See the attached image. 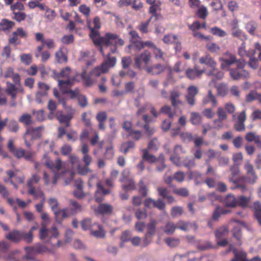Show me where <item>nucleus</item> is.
Segmentation results:
<instances>
[{
	"label": "nucleus",
	"mask_w": 261,
	"mask_h": 261,
	"mask_svg": "<svg viewBox=\"0 0 261 261\" xmlns=\"http://www.w3.org/2000/svg\"><path fill=\"white\" fill-rule=\"evenodd\" d=\"M88 26L91 32L90 37L94 43L99 46V49L102 55L105 56L103 49L111 46V53H114L116 51L117 47L124 45V41L118 36L115 34L106 33L104 37H99V33L95 29H99L101 27L100 19L98 17H95L93 21L92 27L90 22L87 21Z\"/></svg>",
	"instance_id": "1"
},
{
	"label": "nucleus",
	"mask_w": 261,
	"mask_h": 261,
	"mask_svg": "<svg viewBox=\"0 0 261 261\" xmlns=\"http://www.w3.org/2000/svg\"><path fill=\"white\" fill-rule=\"evenodd\" d=\"M53 73L54 77L58 80V85L63 93L67 92L68 89L70 88L76 80L69 67L63 68L59 73L55 71Z\"/></svg>",
	"instance_id": "2"
},
{
	"label": "nucleus",
	"mask_w": 261,
	"mask_h": 261,
	"mask_svg": "<svg viewBox=\"0 0 261 261\" xmlns=\"http://www.w3.org/2000/svg\"><path fill=\"white\" fill-rule=\"evenodd\" d=\"M75 173L73 171L65 169V168L61 170H57L54 172V175L50 179L49 175L46 171L43 173V179L45 185H48L52 184L56 185L59 179H62L66 185L69 184L73 180Z\"/></svg>",
	"instance_id": "3"
},
{
	"label": "nucleus",
	"mask_w": 261,
	"mask_h": 261,
	"mask_svg": "<svg viewBox=\"0 0 261 261\" xmlns=\"http://www.w3.org/2000/svg\"><path fill=\"white\" fill-rule=\"evenodd\" d=\"M257 179V175L255 172H253L247 174L246 177L241 176L239 177L238 179L231 178L230 181L235 185L234 189H239L242 192L244 193L248 190L246 183L253 185L256 182Z\"/></svg>",
	"instance_id": "4"
},
{
	"label": "nucleus",
	"mask_w": 261,
	"mask_h": 261,
	"mask_svg": "<svg viewBox=\"0 0 261 261\" xmlns=\"http://www.w3.org/2000/svg\"><path fill=\"white\" fill-rule=\"evenodd\" d=\"M40 180V177L38 174H33L27 182V186L29 188L28 193L33 196L35 199L39 197L44 198V193L40 188L36 189L34 184H37Z\"/></svg>",
	"instance_id": "5"
},
{
	"label": "nucleus",
	"mask_w": 261,
	"mask_h": 261,
	"mask_svg": "<svg viewBox=\"0 0 261 261\" xmlns=\"http://www.w3.org/2000/svg\"><path fill=\"white\" fill-rule=\"evenodd\" d=\"M59 232L56 226H53L50 229L46 228L45 223H41V228L39 230V238L47 243H50L52 238H57Z\"/></svg>",
	"instance_id": "6"
},
{
	"label": "nucleus",
	"mask_w": 261,
	"mask_h": 261,
	"mask_svg": "<svg viewBox=\"0 0 261 261\" xmlns=\"http://www.w3.org/2000/svg\"><path fill=\"white\" fill-rule=\"evenodd\" d=\"M41 164L50 169L54 172L55 171L61 170L64 168L65 163L61 159H57L54 162L47 154H45L41 159Z\"/></svg>",
	"instance_id": "7"
},
{
	"label": "nucleus",
	"mask_w": 261,
	"mask_h": 261,
	"mask_svg": "<svg viewBox=\"0 0 261 261\" xmlns=\"http://www.w3.org/2000/svg\"><path fill=\"white\" fill-rule=\"evenodd\" d=\"M116 58L115 57L110 58L105 61L101 66L95 68L90 73L91 76H98L102 73L108 71L110 68L114 67L116 64Z\"/></svg>",
	"instance_id": "8"
},
{
	"label": "nucleus",
	"mask_w": 261,
	"mask_h": 261,
	"mask_svg": "<svg viewBox=\"0 0 261 261\" xmlns=\"http://www.w3.org/2000/svg\"><path fill=\"white\" fill-rule=\"evenodd\" d=\"M158 221L154 219L150 220L146 225V232L143 238L144 246H147L152 241V238L155 235L156 231V226Z\"/></svg>",
	"instance_id": "9"
},
{
	"label": "nucleus",
	"mask_w": 261,
	"mask_h": 261,
	"mask_svg": "<svg viewBox=\"0 0 261 261\" xmlns=\"http://www.w3.org/2000/svg\"><path fill=\"white\" fill-rule=\"evenodd\" d=\"M130 172L128 170H124L122 173V177L120 182L122 184V188L125 191L128 192L136 189V185L133 179L129 177Z\"/></svg>",
	"instance_id": "10"
},
{
	"label": "nucleus",
	"mask_w": 261,
	"mask_h": 261,
	"mask_svg": "<svg viewBox=\"0 0 261 261\" xmlns=\"http://www.w3.org/2000/svg\"><path fill=\"white\" fill-rule=\"evenodd\" d=\"M151 59V53L147 50H144L140 55L136 56L135 59V66L141 69L142 63H144L145 66H148Z\"/></svg>",
	"instance_id": "11"
},
{
	"label": "nucleus",
	"mask_w": 261,
	"mask_h": 261,
	"mask_svg": "<svg viewBox=\"0 0 261 261\" xmlns=\"http://www.w3.org/2000/svg\"><path fill=\"white\" fill-rule=\"evenodd\" d=\"M44 130V127L42 126L34 128L29 127L27 129V132L24 135L25 144L28 147H30V145L27 141V138L30 137L32 139H37L39 138Z\"/></svg>",
	"instance_id": "12"
},
{
	"label": "nucleus",
	"mask_w": 261,
	"mask_h": 261,
	"mask_svg": "<svg viewBox=\"0 0 261 261\" xmlns=\"http://www.w3.org/2000/svg\"><path fill=\"white\" fill-rule=\"evenodd\" d=\"M14 83V84H12L9 82H7L6 83L7 87L5 91L8 94L11 96L12 99H15L16 97V93H23L24 90L20 84V80L18 84L17 82Z\"/></svg>",
	"instance_id": "13"
},
{
	"label": "nucleus",
	"mask_w": 261,
	"mask_h": 261,
	"mask_svg": "<svg viewBox=\"0 0 261 261\" xmlns=\"http://www.w3.org/2000/svg\"><path fill=\"white\" fill-rule=\"evenodd\" d=\"M219 60L221 62V68L223 70L228 69L230 66L237 62L235 56L229 52L224 53L223 57H220Z\"/></svg>",
	"instance_id": "14"
},
{
	"label": "nucleus",
	"mask_w": 261,
	"mask_h": 261,
	"mask_svg": "<svg viewBox=\"0 0 261 261\" xmlns=\"http://www.w3.org/2000/svg\"><path fill=\"white\" fill-rule=\"evenodd\" d=\"M48 203L56 218H65L68 217L67 214V209L59 210L58 202L56 199L54 198H50L48 200Z\"/></svg>",
	"instance_id": "15"
},
{
	"label": "nucleus",
	"mask_w": 261,
	"mask_h": 261,
	"mask_svg": "<svg viewBox=\"0 0 261 261\" xmlns=\"http://www.w3.org/2000/svg\"><path fill=\"white\" fill-rule=\"evenodd\" d=\"M64 109L66 112V115L64 114L62 111H58L56 113V118L60 123H64L66 121L71 120L75 113L74 110L71 106L67 107L65 105Z\"/></svg>",
	"instance_id": "16"
},
{
	"label": "nucleus",
	"mask_w": 261,
	"mask_h": 261,
	"mask_svg": "<svg viewBox=\"0 0 261 261\" xmlns=\"http://www.w3.org/2000/svg\"><path fill=\"white\" fill-rule=\"evenodd\" d=\"M167 66L161 63H156L150 66H145L147 73L151 75H158L163 73L166 69Z\"/></svg>",
	"instance_id": "17"
},
{
	"label": "nucleus",
	"mask_w": 261,
	"mask_h": 261,
	"mask_svg": "<svg viewBox=\"0 0 261 261\" xmlns=\"http://www.w3.org/2000/svg\"><path fill=\"white\" fill-rule=\"evenodd\" d=\"M12 153L17 159L23 158L25 160L29 161H33V158L36 155L35 152L25 151L24 149L21 148L15 149Z\"/></svg>",
	"instance_id": "18"
},
{
	"label": "nucleus",
	"mask_w": 261,
	"mask_h": 261,
	"mask_svg": "<svg viewBox=\"0 0 261 261\" xmlns=\"http://www.w3.org/2000/svg\"><path fill=\"white\" fill-rule=\"evenodd\" d=\"M189 29L193 32V35L195 38L201 40H209L208 36H205L202 34L197 31L201 28V24L198 21H194L192 24L188 25Z\"/></svg>",
	"instance_id": "19"
},
{
	"label": "nucleus",
	"mask_w": 261,
	"mask_h": 261,
	"mask_svg": "<svg viewBox=\"0 0 261 261\" xmlns=\"http://www.w3.org/2000/svg\"><path fill=\"white\" fill-rule=\"evenodd\" d=\"M198 92L197 87L194 86H189L187 89V94L186 96V99L187 102L191 106H193L195 102V96Z\"/></svg>",
	"instance_id": "20"
},
{
	"label": "nucleus",
	"mask_w": 261,
	"mask_h": 261,
	"mask_svg": "<svg viewBox=\"0 0 261 261\" xmlns=\"http://www.w3.org/2000/svg\"><path fill=\"white\" fill-rule=\"evenodd\" d=\"M56 60L60 64L67 62V49L64 46L60 47L55 54Z\"/></svg>",
	"instance_id": "21"
},
{
	"label": "nucleus",
	"mask_w": 261,
	"mask_h": 261,
	"mask_svg": "<svg viewBox=\"0 0 261 261\" xmlns=\"http://www.w3.org/2000/svg\"><path fill=\"white\" fill-rule=\"evenodd\" d=\"M39 91L36 94V100L38 103L42 102V98L47 95V91L49 89V87L47 84L42 83H38Z\"/></svg>",
	"instance_id": "22"
},
{
	"label": "nucleus",
	"mask_w": 261,
	"mask_h": 261,
	"mask_svg": "<svg viewBox=\"0 0 261 261\" xmlns=\"http://www.w3.org/2000/svg\"><path fill=\"white\" fill-rule=\"evenodd\" d=\"M246 116L244 111L238 115V119L234 124V128L238 132H242L245 130L244 122L246 120Z\"/></svg>",
	"instance_id": "23"
},
{
	"label": "nucleus",
	"mask_w": 261,
	"mask_h": 261,
	"mask_svg": "<svg viewBox=\"0 0 261 261\" xmlns=\"http://www.w3.org/2000/svg\"><path fill=\"white\" fill-rule=\"evenodd\" d=\"M230 76L234 80H238L242 78H247L249 76V73L245 70H239L234 68L231 69L229 72Z\"/></svg>",
	"instance_id": "24"
},
{
	"label": "nucleus",
	"mask_w": 261,
	"mask_h": 261,
	"mask_svg": "<svg viewBox=\"0 0 261 261\" xmlns=\"http://www.w3.org/2000/svg\"><path fill=\"white\" fill-rule=\"evenodd\" d=\"M218 119L213 121L214 123L216 125V127L220 128L222 127V121L225 120L227 118V115L224 109L222 107H219L217 111Z\"/></svg>",
	"instance_id": "25"
},
{
	"label": "nucleus",
	"mask_w": 261,
	"mask_h": 261,
	"mask_svg": "<svg viewBox=\"0 0 261 261\" xmlns=\"http://www.w3.org/2000/svg\"><path fill=\"white\" fill-rule=\"evenodd\" d=\"M184 152L185 151L181 146L178 145H175L174 148V154L170 157V160L176 166H180V158L178 155Z\"/></svg>",
	"instance_id": "26"
},
{
	"label": "nucleus",
	"mask_w": 261,
	"mask_h": 261,
	"mask_svg": "<svg viewBox=\"0 0 261 261\" xmlns=\"http://www.w3.org/2000/svg\"><path fill=\"white\" fill-rule=\"evenodd\" d=\"M113 211V207L110 204L102 203L94 210L96 214L102 215H111Z\"/></svg>",
	"instance_id": "27"
},
{
	"label": "nucleus",
	"mask_w": 261,
	"mask_h": 261,
	"mask_svg": "<svg viewBox=\"0 0 261 261\" xmlns=\"http://www.w3.org/2000/svg\"><path fill=\"white\" fill-rule=\"evenodd\" d=\"M109 190L105 189L100 184H97V189L95 193V200L97 202H101L104 196L110 193Z\"/></svg>",
	"instance_id": "28"
},
{
	"label": "nucleus",
	"mask_w": 261,
	"mask_h": 261,
	"mask_svg": "<svg viewBox=\"0 0 261 261\" xmlns=\"http://www.w3.org/2000/svg\"><path fill=\"white\" fill-rule=\"evenodd\" d=\"M195 252H188L183 254H176L173 258V261H194L196 257Z\"/></svg>",
	"instance_id": "29"
},
{
	"label": "nucleus",
	"mask_w": 261,
	"mask_h": 261,
	"mask_svg": "<svg viewBox=\"0 0 261 261\" xmlns=\"http://www.w3.org/2000/svg\"><path fill=\"white\" fill-rule=\"evenodd\" d=\"M209 85L216 88L218 94L220 96H224L227 92V86L224 83H220L217 85L216 82L213 80L209 83Z\"/></svg>",
	"instance_id": "30"
},
{
	"label": "nucleus",
	"mask_w": 261,
	"mask_h": 261,
	"mask_svg": "<svg viewBox=\"0 0 261 261\" xmlns=\"http://www.w3.org/2000/svg\"><path fill=\"white\" fill-rule=\"evenodd\" d=\"M6 238L9 241L17 243L22 239V232L14 230L6 235Z\"/></svg>",
	"instance_id": "31"
},
{
	"label": "nucleus",
	"mask_w": 261,
	"mask_h": 261,
	"mask_svg": "<svg viewBox=\"0 0 261 261\" xmlns=\"http://www.w3.org/2000/svg\"><path fill=\"white\" fill-rule=\"evenodd\" d=\"M206 74L207 76L212 77V80H213L215 82V80H220L222 79L224 75L223 72L218 70L216 67L212 68L211 70L207 71Z\"/></svg>",
	"instance_id": "32"
},
{
	"label": "nucleus",
	"mask_w": 261,
	"mask_h": 261,
	"mask_svg": "<svg viewBox=\"0 0 261 261\" xmlns=\"http://www.w3.org/2000/svg\"><path fill=\"white\" fill-rule=\"evenodd\" d=\"M199 63L202 64H205L207 66L212 68L216 66L217 63L212 58V57L208 54L201 57L199 59Z\"/></svg>",
	"instance_id": "33"
},
{
	"label": "nucleus",
	"mask_w": 261,
	"mask_h": 261,
	"mask_svg": "<svg viewBox=\"0 0 261 261\" xmlns=\"http://www.w3.org/2000/svg\"><path fill=\"white\" fill-rule=\"evenodd\" d=\"M203 70H199L197 68H188L186 71V74L187 76L191 79L194 80L200 76L203 73Z\"/></svg>",
	"instance_id": "34"
},
{
	"label": "nucleus",
	"mask_w": 261,
	"mask_h": 261,
	"mask_svg": "<svg viewBox=\"0 0 261 261\" xmlns=\"http://www.w3.org/2000/svg\"><path fill=\"white\" fill-rule=\"evenodd\" d=\"M152 53L156 60L165 61L167 59L166 54L157 46L152 49Z\"/></svg>",
	"instance_id": "35"
},
{
	"label": "nucleus",
	"mask_w": 261,
	"mask_h": 261,
	"mask_svg": "<svg viewBox=\"0 0 261 261\" xmlns=\"http://www.w3.org/2000/svg\"><path fill=\"white\" fill-rule=\"evenodd\" d=\"M91 234L95 237L102 238L105 237L106 232L100 225L97 224L95 227L92 228Z\"/></svg>",
	"instance_id": "36"
},
{
	"label": "nucleus",
	"mask_w": 261,
	"mask_h": 261,
	"mask_svg": "<svg viewBox=\"0 0 261 261\" xmlns=\"http://www.w3.org/2000/svg\"><path fill=\"white\" fill-rule=\"evenodd\" d=\"M164 242L171 248L178 247L180 243V240L176 237H167L164 239Z\"/></svg>",
	"instance_id": "37"
},
{
	"label": "nucleus",
	"mask_w": 261,
	"mask_h": 261,
	"mask_svg": "<svg viewBox=\"0 0 261 261\" xmlns=\"http://www.w3.org/2000/svg\"><path fill=\"white\" fill-rule=\"evenodd\" d=\"M202 103L206 105L210 102H212L213 106H216L217 105V101L214 95L212 94L211 90H208L207 95L205 96L202 99Z\"/></svg>",
	"instance_id": "38"
},
{
	"label": "nucleus",
	"mask_w": 261,
	"mask_h": 261,
	"mask_svg": "<svg viewBox=\"0 0 261 261\" xmlns=\"http://www.w3.org/2000/svg\"><path fill=\"white\" fill-rule=\"evenodd\" d=\"M238 200L231 194L227 195L224 199V204L226 207H234L237 206Z\"/></svg>",
	"instance_id": "39"
},
{
	"label": "nucleus",
	"mask_w": 261,
	"mask_h": 261,
	"mask_svg": "<svg viewBox=\"0 0 261 261\" xmlns=\"http://www.w3.org/2000/svg\"><path fill=\"white\" fill-rule=\"evenodd\" d=\"M180 93L179 92L173 90L170 93V100L171 101L172 105L173 107H177L182 103V102L179 99Z\"/></svg>",
	"instance_id": "40"
},
{
	"label": "nucleus",
	"mask_w": 261,
	"mask_h": 261,
	"mask_svg": "<svg viewBox=\"0 0 261 261\" xmlns=\"http://www.w3.org/2000/svg\"><path fill=\"white\" fill-rule=\"evenodd\" d=\"M4 77L5 78L11 77L14 82H17L18 84L20 80V76L18 73H15L14 70L12 67H8L7 68Z\"/></svg>",
	"instance_id": "41"
},
{
	"label": "nucleus",
	"mask_w": 261,
	"mask_h": 261,
	"mask_svg": "<svg viewBox=\"0 0 261 261\" xmlns=\"http://www.w3.org/2000/svg\"><path fill=\"white\" fill-rule=\"evenodd\" d=\"M176 229V224L173 222L168 221L164 227V232L167 235H172L174 233Z\"/></svg>",
	"instance_id": "42"
},
{
	"label": "nucleus",
	"mask_w": 261,
	"mask_h": 261,
	"mask_svg": "<svg viewBox=\"0 0 261 261\" xmlns=\"http://www.w3.org/2000/svg\"><path fill=\"white\" fill-rule=\"evenodd\" d=\"M18 121L19 122L27 126L31 125L33 122L31 115L28 113L23 114L19 118Z\"/></svg>",
	"instance_id": "43"
},
{
	"label": "nucleus",
	"mask_w": 261,
	"mask_h": 261,
	"mask_svg": "<svg viewBox=\"0 0 261 261\" xmlns=\"http://www.w3.org/2000/svg\"><path fill=\"white\" fill-rule=\"evenodd\" d=\"M232 35L243 41L247 39L246 35L241 30L238 29L236 25H234L232 29Z\"/></svg>",
	"instance_id": "44"
},
{
	"label": "nucleus",
	"mask_w": 261,
	"mask_h": 261,
	"mask_svg": "<svg viewBox=\"0 0 261 261\" xmlns=\"http://www.w3.org/2000/svg\"><path fill=\"white\" fill-rule=\"evenodd\" d=\"M70 206H71V212H70L68 208L67 209V214L68 215V217L69 215H73L74 214L76 213L79 211H81L82 210V206L80 205L77 202L74 201H71L70 202Z\"/></svg>",
	"instance_id": "45"
},
{
	"label": "nucleus",
	"mask_w": 261,
	"mask_h": 261,
	"mask_svg": "<svg viewBox=\"0 0 261 261\" xmlns=\"http://www.w3.org/2000/svg\"><path fill=\"white\" fill-rule=\"evenodd\" d=\"M81 76L82 77L84 84L87 87H91L95 83V80L93 78V76L87 75L85 71L82 73Z\"/></svg>",
	"instance_id": "46"
},
{
	"label": "nucleus",
	"mask_w": 261,
	"mask_h": 261,
	"mask_svg": "<svg viewBox=\"0 0 261 261\" xmlns=\"http://www.w3.org/2000/svg\"><path fill=\"white\" fill-rule=\"evenodd\" d=\"M190 121L193 125H199L202 121V117L199 113L191 112Z\"/></svg>",
	"instance_id": "47"
},
{
	"label": "nucleus",
	"mask_w": 261,
	"mask_h": 261,
	"mask_svg": "<svg viewBox=\"0 0 261 261\" xmlns=\"http://www.w3.org/2000/svg\"><path fill=\"white\" fill-rule=\"evenodd\" d=\"M89 55L90 53L89 51H82L80 54V60L85 62L88 66H89L94 62L93 59L91 57L90 58Z\"/></svg>",
	"instance_id": "48"
},
{
	"label": "nucleus",
	"mask_w": 261,
	"mask_h": 261,
	"mask_svg": "<svg viewBox=\"0 0 261 261\" xmlns=\"http://www.w3.org/2000/svg\"><path fill=\"white\" fill-rule=\"evenodd\" d=\"M142 152V158L143 160L151 163H154L158 161V159L155 156L149 153L148 149H143Z\"/></svg>",
	"instance_id": "49"
},
{
	"label": "nucleus",
	"mask_w": 261,
	"mask_h": 261,
	"mask_svg": "<svg viewBox=\"0 0 261 261\" xmlns=\"http://www.w3.org/2000/svg\"><path fill=\"white\" fill-rule=\"evenodd\" d=\"M97 223H92L90 219H85L81 222L82 228L85 230H92V228L95 227Z\"/></svg>",
	"instance_id": "50"
},
{
	"label": "nucleus",
	"mask_w": 261,
	"mask_h": 261,
	"mask_svg": "<svg viewBox=\"0 0 261 261\" xmlns=\"http://www.w3.org/2000/svg\"><path fill=\"white\" fill-rule=\"evenodd\" d=\"M15 25L13 21L7 19H3L0 23V29L3 31L9 30Z\"/></svg>",
	"instance_id": "51"
},
{
	"label": "nucleus",
	"mask_w": 261,
	"mask_h": 261,
	"mask_svg": "<svg viewBox=\"0 0 261 261\" xmlns=\"http://www.w3.org/2000/svg\"><path fill=\"white\" fill-rule=\"evenodd\" d=\"M254 216L257 220L259 225H261V203L256 201L254 203Z\"/></svg>",
	"instance_id": "52"
},
{
	"label": "nucleus",
	"mask_w": 261,
	"mask_h": 261,
	"mask_svg": "<svg viewBox=\"0 0 261 261\" xmlns=\"http://www.w3.org/2000/svg\"><path fill=\"white\" fill-rule=\"evenodd\" d=\"M232 236L233 237L236 239L237 242L236 244L238 245H241L242 244L241 242V228L239 226H234L232 230Z\"/></svg>",
	"instance_id": "53"
},
{
	"label": "nucleus",
	"mask_w": 261,
	"mask_h": 261,
	"mask_svg": "<svg viewBox=\"0 0 261 261\" xmlns=\"http://www.w3.org/2000/svg\"><path fill=\"white\" fill-rule=\"evenodd\" d=\"M234 257L231 261H249L246 258V254L244 251L237 252L236 250H233Z\"/></svg>",
	"instance_id": "54"
},
{
	"label": "nucleus",
	"mask_w": 261,
	"mask_h": 261,
	"mask_svg": "<svg viewBox=\"0 0 261 261\" xmlns=\"http://www.w3.org/2000/svg\"><path fill=\"white\" fill-rule=\"evenodd\" d=\"M210 32L214 36L219 37H224L227 36V33L221 29L214 27L210 29Z\"/></svg>",
	"instance_id": "55"
},
{
	"label": "nucleus",
	"mask_w": 261,
	"mask_h": 261,
	"mask_svg": "<svg viewBox=\"0 0 261 261\" xmlns=\"http://www.w3.org/2000/svg\"><path fill=\"white\" fill-rule=\"evenodd\" d=\"M206 49L211 53H216L220 50V46L216 43L209 42L206 45Z\"/></svg>",
	"instance_id": "56"
},
{
	"label": "nucleus",
	"mask_w": 261,
	"mask_h": 261,
	"mask_svg": "<svg viewBox=\"0 0 261 261\" xmlns=\"http://www.w3.org/2000/svg\"><path fill=\"white\" fill-rule=\"evenodd\" d=\"M134 143L132 141H128L123 143L121 145L120 150L122 152L126 153L130 149L134 148Z\"/></svg>",
	"instance_id": "57"
},
{
	"label": "nucleus",
	"mask_w": 261,
	"mask_h": 261,
	"mask_svg": "<svg viewBox=\"0 0 261 261\" xmlns=\"http://www.w3.org/2000/svg\"><path fill=\"white\" fill-rule=\"evenodd\" d=\"M250 55L257 54V58L261 61V44L259 42H255L254 44V49L250 50Z\"/></svg>",
	"instance_id": "58"
},
{
	"label": "nucleus",
	"mask_w": 261,
	"mask_h": 261,
	"mask_svg": "<svg viewBox=\"0 0 261 261\" xmlns=\"http://www.w3.org/2000/svg\"><path fill=\"white\" fill-rule=\"evenodd\" d=\"M176 229H179L181 230L187 231L191 226V224L189 222H186L183 220H179L176 224Z\"/></svg>",
	"instance_id": "59"
},
{
	"label": "nucleus",
	"mask_w": 261,
	"mask_h": 261,
	"mask_svg": "<svg viewBox=\"0 0 261 261\" xmlns=\"http://www.w3.org/2000/svg\"><path fill=\"white\" fill-rule=\"evenodd\" d=\"M76 170L77 173L81 175H86L88 173L92 172V170H90L89 166H82L81 164L76 167Z\"/></svg>",
	"instance_id": "60"
},
{
	"label": "nucleus",
	"mask_w": 261,
	"mask_h": 261,
	"mask_svg": "<svg viewBox=\"0 0 261 261\" xmlns=\"http://www.w3.org/2000/svg\"><path fill=\"white\" fill-rule=\"evenodd\" d=\"M26 251L25 257L29 259H33L34 256L37 254L36 247H27L25 248Z\"/></svg>",
	"instance_id": "61"
},
{
	"label": "nucleus",
	"mask_w": 261,
	"mask_h": 261,
	"mask_svg": "<svg viewBox=\"0 0 261 261\" xmlns=\"http://www.w3.org/2000/svg\"><path fill=\"white\" fill-rule=\"evenodd\" d=\"M238 203L237 206H240L242 207H247L250 201L249 197H247L244 196H241L237 198Z\"/></svg>",
	"instance_id": "62"
},
{
	"label": "nucleus",
	"mask_w": 261,
	"mask_h": 261,
	"mask_svg": "<svg viewBox=\"0 0 261 261\" xmlns=\"http://www.w3.org/2000/svg\"><path fill=\"white\" fill-rule=\"evenodd\" d=\"M44 16L48 21H51L56 17V13L54 10L48 7L45 11Z\"/></svg>",
	"instance_id": "63"
},
{
	"label": "nucleus",
	"mask_w": 261,
	"mask_h": 261,
	"mask_svg": "<svg viewBox=\"0 0 261 261\" xmlns=\"http://www.w3.org/2000/svg\"><path fill=\"white\" fill-rule=\"evenodd\" d=\"M21 62L27 65H30L32 62V56L31 54H22L20 56Z\"/></svg>",
	"instance_id": "64"
}]
</instances>
